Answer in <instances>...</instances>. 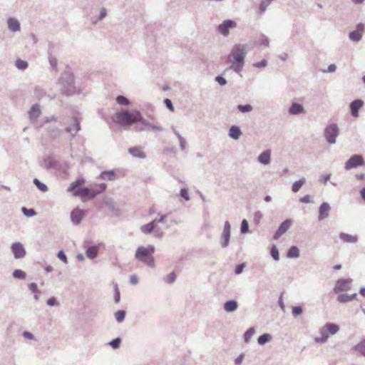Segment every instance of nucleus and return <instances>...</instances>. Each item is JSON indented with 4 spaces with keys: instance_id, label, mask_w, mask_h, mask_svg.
Masks as SVG:
<instances>
[{
    "instance_id": "1",
    "label": "nucleus",
    "mask_w": 365,
    "mask_h": 365,
    "mask_svg": "<svg viewBox=\"0 0 365 365\" xmlns=\"http://www.w3.org/2000/svg\"><path fill=\"white\" fill-rule=\"evenodd\" d=\"M246 54V47L244 45H235L231 53L227 56V63L231 64V68L236 72H240L243 68L244 58Z\"/></svg>"
},
{
    "instance_id": "2",
    "label": "nucleus",
    "mask_w": 365,
    "mask_h": 365,
    "mask_svg": "<svg viewBox=\"0 0 365 365\" xmlns=\"http://www.w3.org/2000/svg\"><path fill=\"white\" fill-rule=\"evenodd\" d=\"M141 119V113L137 110L129 111L128 110H123L116 112L112 120L113 122L120 126L131 125L136 122V120Z\"/></svg>"
},
{
    "instance_id": "3",
    "label": "nucleus",
    "mask_w": 365,
    "mask_h": 365,
    "mask_svg": "<svg viewBox=\"0 0 365 365\" xmlns=\"http://www.w3.org/2000/svg\"><path fill=\"white\" fill-rule=\"evenodd\" d=\"M59 82L61 86V91L62 94L69 96L77 91L74 83V75L72 72L64 71L59 79Z\"/></svg>"
},
{
    "instance_id": "4",
    "label": "nucleus",
    "mask_w": 365,
    "mask_h": 365,
    "mask_svg": "<svg viewBox=\"0 0 365 365\" xmlns=\"http://www.w3.org/2000/svg\"><path fill=\"white\" fill-rule=\"evenodd\" d=\"M155 252L153 245H148V247L140 246L138 247L135 257L145 264L149 267H155V260L153 254Z\"/></svg>"
},
{
    "instance_id": "5",
    "label": "nucleus",
    "mask_w": 365,
    "mask_h": 365,
    "mask_svg": "<svg viewBox=\"0 0 365 365\" xmlns=\"http://www.w3.org/2000/svg\"><path fill=\"white\" fill-rule=\"evenodd\" d=\"M81 129V120L76 115L72 116L65 126V132L69 134L70 140L74 139Z\"/></svg>"
},
{
    "instance_id": "6",
    "label": "nucleus",
    "mask_w": 365,
    "mask_h": 365,
    "mask_svg": "<svg viewBox=\"0 0 365 365\" xmlns=\"http://www.w3.org/2000/svg\"><path fill=\"white\" fill-rule=\"evenodd\" d=\"M339 327L334 324H327L321 329L322 337H316L315 341L317 342H324L328 339L329 333L334 334L339 331Z\"/></svg>"
},
{
    "instance_id": "7",
    "label": "nucleus",
    "mask_w": 365,
    "mask_h": 365,
    "mask_svg": "<svg viewBox=\"0 0 365 365\" xmlns=\"http://www.w3.org/2000/svg\"><path fill=\"white\" fill-rule=\"evenodd\" d=\"M135 130L136 131L150 130H159L160 127L153 125L149 121L143 118L141 115V119H139L135 122Z\"/></svg>"
},
{
    "instance_id": "8",
    "label": "nucleus",
    "mask_w": 365,
    "mask_h": 365,
    "mask_svg": "<svg viewBox=\"0 0 365 365\" xmlns=\"http://www.w3.org/2000/svg\"><path fill=\"white\" fill-rule=\"evenodd\" d=\"M40 165H41V167L46 169V170H51V169L61 170V165L60 164V161L54 159L51 156H47V157L43 158V160L40 163Z\"/></svg>"
},
{
    "instance_id": "9",
    "label": "nucleus",
    "mask_w": 365,
    "mask_h": 365,
    "mask_svg": "<svg viewBox=\"0 0 365 365\" xmlns=\"http://www.w3.org/2000/svg\"><path fill=\"white\" fill-rule=\"evenodd\" d=\"M338 128L335 124L329 125L326 128L325 137L329 143L333 144L335 143V138L338 135Z\"/></svg>"
},
{
    "instance_id": "10",
    "label": "nucleus",
    "mask_w": 365,
    "mask_h": 365,
    "mask_svg": "<svg viewBox=\"0 0 365 365\" xmlns=\"http://www.w3.org/2000/svg\"><path fill=\"white\" fill-rule=\"evenodd\" d=\"M11 249L15 259H22L26 256V250L19 242H14L11 245Z\"/></svg>"
},
{
    "instance_id": "11",
    "label": "nucleus",
    "mask_w": 365,
    "mask_h": 365,
    "mask_svg": "<svg viewBox=\"0 0 365 365\" xmlns=\"http://www.w3.org/2000/svg\"><path fill=\"white\" fill-rule=\"evenodd\" d=\"M73 195L76 197H87L89 199H93L96 197L94 189H90L88 187H83L74 190Z\"/></svg>"
},
{
    "instance_id": "12",
    "label": "nucleus",
    "mask_w": 365,
    "mask_h": 365,
    "mask_svg": "<svg viewBox=\"0 0 365 365\" xmlns=\"http://www.w3.org/2000/svg\"><path fill=\"white\" fill-rule=\"evenodd\" d=\"M352 280L351 279H339L336 281L334 290L335 292L347 291L351 289Z\"/></svg>"
},
{
    "instance_id": "13",
    "label": "nucleus",
    "mask_w": 365,
    "mask_h": 365,
    "mask_svg": "<svg viewBox=\"0 0 365 365\" xmlns=\"http://www.w3.org/2000/svg\"><path fill=\"white\" fill-rule=\"evenodd\" d=\"M85 215V212L78 207L74 208L71 212V220L73 225H79Z\"/></svg>"
},
{
    "instance_id": "14",
    "label": "nucleus",
    "mask_w": 365,
    "mask_h": 365,
    "mask_svg": "<svg viewBox=\"0 0 365 365\" xmlns=\"http://www.w3.org/2000/svg\"><path fill=\"white\" fill-rule=\"evenodd\" d=\"M364 164L363 158L360 155H354L346 163L345 168L350 170Z\"/></svg>"
},
{
    "instance_id": "15",
    "label": "nucleus",
    "mask_w": 365,
    "mask_h": 365,
    "mask_svg": "<svg viewBox=\"0 0 365 365\" xmlns=\"http://www.w3.org/2000/svg\"><path fill=\"white\" fill-rule=\"evenodd\" d=\"M41 108L38 104L33 105L29 110V117L31 122L36 121L41 114Z\"/></svg>"
},
{
    "instance_id": "16",
    "label": "nucleus",
    "mask_w": 365,
    "mask_h": 365,
    "mask_svg": "<svg viewBox=\"0 0 365 365\" xmlns=\"http://www.w3.org/2000/svg\"><path fill=\"white\" fill-rule=\"evenodd\" d=\"M104 204L107 207V208L114 213L115 215H119L120 213V209L115 206V202L110 197H105L104 198Z\"/></svg>"
},
{
    "instance_id": "17",
    "label": "nucleus",
    "mask_w": 365,
    "mask_h": 365,
    "mask_svg": "<svg viewBox=\"0 0 365 365\" xmlns=\"http://www.w3.org/2000/svg\"><path fill=\"white\" fill-rule=\"evenodd\" d=\"M363 104H364L363 101L359 100V99L354 101L351 103V105H350L351 112V115L354 117H355V118L359 117V110L360 108H362Z\"/></svg>"
},
{
    "instance_id": "18",
    "label": "nucleus",
    "mask_w": 365,
    "mask_h": 365,
    "mask_svg": "<svg viewBox=\"0 0 365 365\" xmlns=\"http://www.w3.org/2000/svg\"><path fill=\"white\" fill-rule=\"evenodd\" d=\"M331 207L328 202H323L319 210V220H322L329 216Z\"/></svg>"
},
{
    "instance_id": "19",
    "label": "nucleus",
    "mask_w": 365,
    "mask_h": 365,
    "mask_svg": "<svg viewBox=\"0 0 365 365\" xmlns=\"http://www.w3.org/2000/svg\"><path fill=\"white\" fill-rule=\"evenodd\" d=\"M291 224V221L289 220H284L282 224L279 226V229L276 232L274 235V239L279 238L280 236H282L283 234H284L287 230L289 229Z\"/></svg>"
},
{
    "instance_id": "20",
    "label": "nucleus",
    "mask_w": 365,
    "mask_h": 365,
    "mask_svg": "<svg viewBox=\"0 0 365 365\" xmlns=\"http://www.w3.org/2000/svg\"><path fill=\"white\" fill-rule=\"evenodd\" d=\"M128 153L135 158H145V153L143 151L142 148L140 146H135L128 149Z\"/></svg>"
},
{
    "instance_id": "21",
    "label": "nucleus",
    "mask_w": 365,
    "mask_h": 365,
    "mask_svg": "<svg viewBox=\"0 0 365 365\" xmlns=\"http://www.w3.org/2000/svg\"><path fill=\"white\" fill-rule=\"evenodd\" d=\"M99 252V247L97 245H91L86 249V255L88 258L93 259L97 257Z\"/></svg>"
},
{
    "instance_id": "22",
    "label": "nucleus",
    "mask_w": 365,
    "mask_h": 365,
    "mask_svg": "<svg viewBox=\"0 0 365 365\" xmlns=\"http://www.w3.org/2000/svg\"><path fill=\"white\" fill-rule=\"evenodd\" d=\"M363 32V26L361 24H359L358 29L356 31H351L349 34V38L351 40L354 41H359L361 36Z\"/></svg>"
},
{
    "instance_id": "23",
    "label": "nucleus",
    "mask_w": 365,
    "mask_h": 365,
    "mask_svg": "<svg viewBox=\"0 0 365 365\" xmlns=\"http://www.w3.org/2000/svg\"><path fill=\"white\" fill-rule=\"evenodd\" d=\"M100 178L104 180H114L116 178V174L114 170H105L101 172Z\"/></svg>"
},
{
    "instance_id": "24",
    "label": "nucleus",
    "mask_w": 365,
    "mask_h": 365,
    "mask_svg": "<svg viewBox=\"0 0 365 365\" xmlns=\"http://www.w3.org/2000/svg\"><path fill=\"white\" fill-rule=\"evenodd\" d=\"M157 221L160 222V219L159 220H155L153 221L150 222L149 223H148L146 225H142L141 227H140V230L142 231V232H143L145 234H150V233H151L153 232V230H154V228H155V222Z\"/></svg>"
},
{
    "instance_id": "25",
    "label": "nucleus",
    "mask_w": 365,
    "mask_h": 365,
    "mask_svg": "<svg viewBox=\"0 0 365 365\" xmlns=\"http://www.w3.org/2000/svg\"><path fill=\"white\" fill-rule=\"evenodd\" d=\"M304 112V108L301 104L294 103L289 107V113L292 115H296Z\"/></svg>"
},
{
    "instance_id": "26",
    "label": "nucleus",
    "mask_w": 365,
    "mask_h": 365,
    "mask_svg": "<svg viewBox=\"0 0 365 365\" xmlns=\"http://www.w3.org/2000/svg\"><path fill=\"white\" fill-rule=\"evenodd\" d=\"M84 183V180L83 178H78L74 182H71L70 186L68 187L67 191L68 192H74V190H76L78 188H80L81 185Z\"/></svg>"
},
{
    "instance_id": "27",
    "label": "nucleus",
    "mask_w": 365,
    "mask_h": 365,
    "mask_svg": "<svg viewBox=\"0 0 365 365\" xmlns=\"http://www.w3.org/2000/svg\"><path fill=\"white\" fill-rule=\"evenodd\" d=\"M241 135H242V131H240V128L238 126L233 125L230 128V132H229V135L231 138L237 140L240 137Z\"/></svg>"
},
{
    "instance_id": "28",
    "label": "nucleus",
    "mask_w": 365,
    "mask_h": 365,
    "mask_svg": "<svg viewBox=\"0 0 365 365\" xmlns=\"http://www.w3.org/2000/svg\"><path fill=\"white\" fill-rule=\"evenodd\" d=\"M270 160V151L269 150H265L263 153H262L259 157V161L264 164L267 165L269 163Z\"/></svg>"
},
{
    "instance_id": "29",
    "label": "nucleus",
    "mask_w": 365,
    "mask_h": 365,
    "mask_svg": "<svg viewBox=\"0 0 365 365\" xmlns=\"http://www.w3.org/2000/svg\"><path fill=\"white\" fill-rule=\"evenodd\" d=\"M354 351L365 356V338L356 344L354 348Z\"/></svg>"
},
{
    "instance_id": "30",
    "label": "nucleus",
    "mask_w": 365,
    "mask_h": 365,
    "mask_svg": "<svg viewBox=\"0 0 365 365\" xmlns=\"http://www.w3.org/2000/svg\"><path fill=\"white\" fill-rule=\"evenodd\" d=\"M48 135L50 138L55 139V138H58L61 135L62 130H61L56 127H53V128H50L48 130Z\"/></svg>"
},
{
    "instance_id": "31",
    "label": "nucleus",
    "mask_w": 365,
    "mask_h": 365,
    "mask_svg": "<svg viewBox=\"0 0 365 365\" xmlns=\"http://www.w3.org/2000/svg\"><path fill=\"white\" fill-rule=\"evenodd\" d=\"M237 303L235 301H229L225 302L224 309L227 312H234L237 308Z\"/></svg>"
},
{
    "instance_id": "32",
    "label": "nucleus",
    "mask_w": 365,
    "mask_h": 365,
    "mask_svg": "<svg viewBox=\"0 0 365 365\" xmlns=\"http://www.w3.org/2000/svg\"><path fill=\"white\" fill-rule=\"evenodd\" d=\"M230 235V225L229 222H225V226H224V230H223V236L225 237V246H226L228 243V240Z\"/></svg>"
},
{
    "instance_id": "33",
    "label": "nucleus",
    "mask_w": 365,
    "mask_h": 365,
    "mask_svg": "<svg viewBox=\"0 0 365 365\" xmlns=\"http://www.w3.org/2000/svg\"><path fill=\"white\" fill-rule=\"evenodd\" d=\"M355 296L356 293L352 295L341 294L339 295V297H337V300L341 303L349 302H351L354 299V297H355Z\"/></svg>"
},
{
    "instance_id": "34",
    "label": "nucleus",
    "mask_w": 365,
    "mask_h": 365,
    "mask_svg": "<svg viewBox=\"0 0 365 365\" xmlns=\"http://www.w3.org/2000/svg\"><path fill=\"white\" fill-rule=\"evenodd\" d=\"M340 238L345 242H357V237L354 235L341 233L340 235Z\"/></svg>"
},
{
    "instance_id": "35",
    "label": "nucleus",
    "mask_w": 365,
    "mask_h": 365,
    "mask_svg": "<svg viewBox=\"0 0 365 365\" xmlns=\"http://www.w3.org/2000/svg\"><path fill=\"white\" fill-rule=\"evenodd\" d=\"M21 211L27 217H32L37 215L36 210L34 208L22 207Z\"/></svg>"
},
{
    "instance_id": "36",
    "label": "nucleus",
    "mask_w": 365,
    "mask_h": 365,
    "mask_svg": "<svg viewBox=\"0 0 365 365\" xmlns=\"http://www.w3.org/2000/svg\"><path fill=\"white\" fill-rule=\"evenodd\" d=\"M33 182L41 192H46L48 191V188L47 185L45 183L41 182L38 179L34 178Z\"/></svg>"
},
{
    "instance_id": "37",
    "label": "nucleus",
    "mask_w": 365,
    "mask_h": 365,
    "mask_svg": "<svg viewBox=\"0 0 365 365\" xmlns=\"http://www.w3.org/2000/svg\"><path fill=\"white\" fill-rule=\"evenodd\" d=\"M299 255V250L296 246H292L288 250V254H287V256H288L289 258H296L298 257Z\"/></svg>"
},
{
    "instance_id": "38",
    "label": "nucleus",
    "mask_w": 365,
    "mask_h": 365,
    "mask_svg": "<svg viewBox=\"0 0 365 365\" xmlns=\"http://www.w3.org/2000/svg\"><path fill=\"white\" fill-rule=\"evenodd\" d=\"M115 101L118 104L121 106H129L130 103L129 99L123 95H118L116 97Z\"/></svg>"
},
{
    "instance_id": "39",
    "label": "nucleus",
    "mask_w": 365,
    "mask_h": 365,
    "mask_svg": "<svg viewBox=\"0 0 365 365\" xmlns=\"http://www.w3.org/2000/svg\"><path fill=\"white\" fill-rule=\"evenodd\" d=\"M12 275H13V277L14 278L19 279H25L26 277V272L24 271L21 270V269H15L13 272Z\"/></svg>"
},
{
    "instance_id": "40",
    "label": "nucleus",
    "mask_w": 365,
    "mask_h": 365,
    "mask_svg": "<svg viewBox=\"0 0 365 365\" xmlns=\"http://www.w3.org/2000/svg\"><path fill=\"white\" fill-rule=\"evenodd\" d=\"M233 26H235V24H220L218 30L225 36H227L229 34V28L232 27Z\"/></svg>"
},
{
    "instance_id": "41",
    "label": "nucleus",
    "mask_w": 365,
    "mask_h": 365,
    "mask_svg": "<svg viewBox=\"0 0 365 365\" xmlns=\"http://www.w3.org/2000/svg\"><path fill=\"white\" fill-rule=\"evenodd\" d=\"M15 66L18 69L24 71L28 68L29 63L26 61L21 60V59H17L15 61Z\"/></svg>"
},
{
    "instance_id": "42",
    "label": "nucleus",
    "mask_w": 365,
    "mask_h": 365,
    "mask_svg": "<svg viewBox=\"0 0 365 365\" xmlns=\"http://www.w3.org/2000/svg\"><path fill=\"white\" fill-rule=\"evenodd\" d=\"M126 313L124 310H118L115 313V319L117 322L121 323L124 321Z\"/></svg>"
},
{
    "instance_id": "43",
    "label": "nucleus",
    "mask_w": 365,
    "mask_h": 365,
    "mask_svg": "<svg viewBox=\"0 0 365 365\" xmlns=\"http://www.w3.org/2000/svg\"><path fill=\"white\" fill-rule=\"evenodd\" d=\"M34 94L36 98L40 100L43 98L44 96H46V91L41 88L36 87L34 89Z\"/></svg>"
},
{
    "instance_id": "44",
    "label": "nucleus",
    "mask_w": 365,
    "mask_h": 365,
    "mask_svg": "<svg viewBox=\"0 0 365 365\" xmlns=\"http://www.w3.org/2000/svg\"><path fill=\"white\" fill-rule=\"evenodd\" d=\"M304 183L305 180L304 178L302 180L295 182L292 186V190L294 192H298Z\"/></svg>"
},
{
    "instance_id": "45",
    "label": "nucleus",
    "mask_w": 365,
    "mask_h": 365,
    "mask_svg": "<svg viewBox=\"0 0 365 365\" xmlns=\"http://www.w3.org/2000/svg\"><path fill=\"white\" fill-rule=\"evenodd\" d=\"M272 336L269 334H264L258 338L259 344H264L266 342L270 341Z\"/></svg>"
},
{
    "instance_id": "46",
    "label": "nucleus",
    "mask_w": 365,
    "mask_h": 365,
    "mask_svg": "<svg viewBox=\"0 0 365 365\" xmlns=\"http://www.w3.org/2000/svg\"><path fill=\"white\" fill-rule=\"evenodd\" d=\"M107 185L106 183H101L97 185L94 189L96 196L100 193L103 192L106 190Z\"/></svg>"
},
{
    "instance_id": "47",
    "label": "nucleus",
    "mask_w": 365,
    "mask_h": 365,
    "mask_svg": "<svg viewBox=\"0 0 365 365\" xmlns=\"http://www.w3.org/2000/svg\"><path fill=\"white\" fill-rule=\"evenodd\" d=\"M121 343V339L120 337H117L111 340L108 344L113 348V349H118L120 347Z\"/></svg>"
},
{
    "instance_id": "48",
    "label": "nucleus",
    "mask_w": 365,
    "mask_h": 365,
    "mask_svg": "<svg viewBox=\"0 0 365 365\" xmlns=\"http://www.w3.org/2000/svg\"><path fill=\"white\" fill-rule=\"evenodd\" d=\"M120 300V294L117 284H114V302L119 303Z\"/></svg>"
},
{
    "instance_id": "49",
    "label": "nucleus",
    "mask_w": 365,
    "mask_h": 365,
    "mask_svg": "<svg viewBox=\"0 0 365 365\" xmlns=\"http://www.w3.org/2000/svg\"><path fill=\"white\" fill-rule=\"evenodd\" d=\"M255 330L254 328H250L244 334V339L245 341H248L250 338L254 335Z\"/></svg>"
},
{
    "instance_id": "50",
    "label": "nucleus",
    "mask_w": 365,
    "mask_h": 365,
    "mask_svg": "<svg viewBox=\"0 0 365 365\" xmlns=\"http://www.w3.org/2000/svg\"><path fill=\"white\" fill-rule=\"evenodd\" d=\"M238 109L240 110V111L241 113H247V112H250L252 111V107L251 105L250 104H247V105H239L238 106Z\"/></svg>"
},
{
    "instance_id": "51",
    "label": "nucleus",
    "mask_w": 365,
    "mask_h": 365,
    "mask_svg": "<svg viewBox=\"0 0 365 365\" xmlns=\"http://www.w3.org/2000/svg\"><path fill=\"white\" fill-rule=\"evenodd\" d=\"M274 0H262L259 5L260 12H264L266 8Z\"/></svg>"
},
{
    "instance_id": "52",
    "label": "nucleus",
    "mask_w": 365,
    "mask_h": 365,
    "mask_svg": "<svg viewBox=\"0 0 365 365\" xmlns=\"http://www.w3.org/2000/svg\"><path fill=\"white\" fill-rule=\"evenodd\" d=\"M46 304L50 307H55L59 305V302L55 297H51L48 298L46 302Z\"/></svg>"
},
{
    "instance_id": "53",
    "label": "nucleus",
    "mask_w": 365,
    "mask_h": 365,
    "mask_svg": "<svg viewBox=\"0 0 365 365\" xmlns=\"http://www.w3.org/2000/svg\"><path fill=\"white\" fill-rule=\"evenodd\" d=\"M48 58L52 70L57 71V59L51 56H50Z\"/></svg>"
},
{
    "instance_id": "54",
    "label": "nucleus",
    "mask_w": 365,
    "mask_h": 365,
    "mask_svg": "<svg viewBox=\"0 0 365 365\" xmlns=\"http://www.w3.org/2000/svg\"><path fill=\"white\" fill-rule=\"evenodd\" d=\"M22 336L26 338L34 341H37L36 336L29 331H24L22 332Z\"/></svg>"
},
{
    "instance_id": "55",
    "label": "nucleus",
    "mask_w": 365,
    "mask_h": 365,
    "mask_svg": "<svg viewBox=\"0 0 365 365\" xmlns=\"http://www.w3.org/2000/svg\"><path fill=\"white\" fill-rule=\"evenodd\" d=\"M271 255L274 259L279 260V255L278 250L275 246H272V247L271 249Z\"/></svg>"
},
{
    "instance_id": "56",
    "label": "nucleus",
    "mask_w": 365,
    "mask_h": 365,
    "mask_svg": "<svg viewBox=\"0 0 365 365\" xmlns=\"http://www.w3.org/2000/svg\"><path fill=\"white\" fill-rule=\"evenodd\" d=\"M57 257L64 263H68L67 257L63 250H60L57 253Z\"/></svg>"
},
{
    "instance_id": "57",
    "label": "nucleus",
    "mask_w": 365,
    "mask_h": 365,
    "mask_svg": "<svg viewBox=\"0 0 365 365\" xmlns=\"http://www.w3.org/2000/svg\"><path fill=\"white\" fill-rule=\"evenodd\" d=\"M248 232V222L244 219L242 220V222H241V233L245 234Z\"/></svg>"
},
{
    "instance_id": "58",
    "label": "nucleus",
    "mask_w": 365,
    "mask_h": 365,
    "mask_svg": "<svg viewBox=\"0 0 365 365\" xmlns=\"http://www.w3.org/2000/svg\"><path fill=\"white\" fill-rule=\"evenodd\" d=\"M29 289L34 294H39L40 291L38 289L37 284L35 282H31L29 284Z\"/></svg>"
},
{
    "instance_id": "59",
    "label": "nucleus",
    "mask_w": 365,
    "mask_h": 365,
    "mask_svg": "<svg viewBox=\"0 0 365 365\" xmlns=\"http://www.w3.org/2000/svg\"><path fill=\"white\" fill-rule=\"evenodd\" d=\"M176 276L175 274L173 272H171L168 276L166 277L165 279V281L168 283H173L175 280Z\"/></svg>"
},
{
    "instance_id": "60",
    "label": "nucleus",
    "mask_w": 365,
    "mask_h": 365,
    "mask_svg": "<svg viewBox=\"0 0 365 365\" xmlns=\"http://www.w3.org/2000/svg\"><path fill=\"white\" fill-rule=\"evenodd\" d=\"M107 14V11L105 8H102L101 9V11H100V14H99V16L98 17V21H102L103 19L106 16Z\"/></svg>"
},
{
    "instance_id": "61",
    "label": "nucleus",
    "mask_w": 365,
    "mask_h": 365,
    "mask_svg": "<svg viewBox=\"0 0 365 365\" xmlns=\"http://www.w3.org/2000/svg\"><path fill=\"white\" fill-rule=\"evenodd\" d=\"M164 103H165V105L167 106V108L171 111V112H173L174 110V108H173V105L172 104V101L167 98L164 101Z\"/></svg>"
},
{
    "instance_id": "62",
    "label": "nucleus",
    "mask_w": 365,
    "mask_h": 365,
    "mask_svg": "<svg viewBox=\"0 0 365 365\" xmlns=\"http://www.w3.org/2000/svg\"><path fill=\"white\" fill-rule=\"evenodd\" d=\"M21 24H8L9 29L12 31H20Z\"/></svg>"
},
{
    "instance_id": "63",
    "label": "nucleus",
    "mask_w": 365,
    "mask_h": 365,
    "mask_svg": "<svg viewBox=\"0 0 365 365\" xmlns=\"http://www.w3.org/2000/svg\"><path fill=\"white\" fill-rule=\"evenodd\" d=\"M180 195L187 200L190 199L188 191L186 189H182L180 190Z\"/></svg>"
},
{
    "instance_id": "64",
    "label": "nucleus",
    "mask_w": 365,
    "mask_h": 365,
    "mask_svg": "<svg viewBox=\"0 0 365 365\" xmlns=\"http://www.w3.org/2000/svg\"><path fill=\"white\" fill-rule=\"evenodd\" d=\"M302 309L300 307H294L292 308V314L294 315H296V316L299 315V314H302Z\"/></svg>"
}]
</instances>
